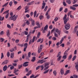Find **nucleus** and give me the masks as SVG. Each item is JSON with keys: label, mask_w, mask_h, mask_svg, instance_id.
I'll return each instance as SVG.
<instances>
[{"label": "nucleus", "mask_w": 78, "mask_h": 78, "mask_svg": "<svg viewBox=\"0 0 78 78\" xmlns=\"http://www.w3.org/2000/svg\"><path fill=\"white\" fill-rule=\"evenodd\" d=\"M49 65H50V62H49L45 63L44 66V67H45V68L44 69V70H45V71L43 72V73L44 74H46V73H47L48 72V71H49V69H48V70L47 69L49 67V66H49ZM47 66H48L47 67Z\"/></svg>", "instance_id": "obj_1"}, {"label": "nucleus", "mask_w": 78, "mask_h": 78, "mask_svg": "<svg viewBox=\"0 0 78 78\" xmlns=\"http://www.w3.org/2000/svg\"><path fill=\"white\" fill-rule=\"evenodd\" d=\"M24 55L25 56H26V59L27 61H29L30 60V58L31 57V52H29L28 53V56H27V54H24Z\"/></svg>", "instance_id": "obj_2"}, {"label": "nucleus", "mask_w": 78, "mask_h": 78, "mask_svg": "<svg viewBox=\"0 0 78 78\" xmlns=\"http://www.w3.org/2000/svg\"><path fill=\"white\" fill-rule=\"evenodd\" d=\"M63 20H64V24L66 25L67 22V15L65 14V15L63 19Z\"/></svg>", "instance_id": "obj_3"}, {"label": "nucleus", "mask_w": 78, "mask_h": 78, "mask_svg": "<svg viewBox=\"0 0 78 78\" xmlns=\"http://www.w3.org/2000/svg\"><path fill=\"white\" fill-rule=\"evenodd\" d=\"M35 38H36V36H34L33 38L30 40L29 42V44H31V43H33L34 41H35Z\"/></svg>", "instance_id": "obj_4"}, {"label": "nucleus", "mask_w": 78, "mask_h": 78, "mask_svg": "<svg viewBox=\"0 0 78 78\" xmlns=\"http://www.w3.org/2000/svg\"><path fill=\"white\" fill-rule=\"evenodd\" d=\"M42 48H43V46H42V45H41L40 47H39L38 48V53H40L41 52V51H42Z\"/></svg>", "instance_id": "obj_5"}, {"label": "nucleus", "mask_w": 78, "mask_h": 78, "mask_svg": "<svg viewBox=\"0 0 78 78\" xmlns=\"http://www.w3.org/2000/svg\"><path fill=\"white\" fill-rule=\"evenodd\" d=\"M70 24H69V23H67L65 26V28L67 30H69V29L70 28Z\"/></svg>", "instance_id": "obj_6"}, {"label": "nucleus", "mask_w": 78, "mask_h": 78, "mask_svg": "<svg viewBox=\"0 0 78 78\" xmlns=\"http://www.w3.org/2000/svg\"><path fill=\"white\" fill-rule=\"evenodd\" d=\"M17 17H18V16L16 15L14 17L11 18H9V20H10V19L11 20H13V21H16Z\"/></svg>", "instance_id": "obj_7"}, {"label": "nucleus", "mask_w": 78, "mask_h": 78, "mask_svg": "<svg viewBox=\"0 0 78 78\" xmlns=\"http://www.w3.org/2000/svg\"><path fill=\"white\" fill-rule=\"evenodd\" d=\"M45 62V61H44V59L39 60L37 61V63L39 64V63H41V64H43V63Z\"/></svg>", "instance_id": "obj_8"}, {"label": "nucleus", "mask_w": 78, "mask_h": 78, "mask_svg": "<svg viewBox=\"0 0 78 78\" xmlns=\"http://www.w3.org/2000/svg\"><path fill=\"white\" fill-rule=\"evenodd\" d=\"M10 15L11 16L9 17V18H13V17H14L15 16H16V15H14L13 16V13L12 12H11L10 13Z\"/></svg>", "instance_id": "obj_9"}, {"label": "nucleus", "mask_w": 78, "mask_h": 78, "mask_svg": "<svg viewBox=\"0 0 78 78\" xmlns=\"http://www.w3.org/2000/svg\"><path fill=\"white\" fill-rule=\"evenodd\" d=\"M55 31L56 32V33H57V34H58L59 35H60V34H61V30H59L58 29H55Z\"/></svg>", "instance_id": "obj_10"}, {"label": "nucleus", "mask_w": 78, "mask_h": 78, "mask_svg": "<svg viewBox=\"0 0 78 78\" xmlns=\"http://www.w3.org/2000/svg\"><path fill=\"white\" fill-rule=\"evenodd\" d=\"M8 62V60H6L4 61L2 64V65H5V64H7Z\"/></svg>", "instance_id": "obj_11"}, {"label": "nucleus", "mask_w": 78, "mask_h": 78, "mask_svg": "<svg viewBox=\"0 0 78 78\" xmlns=\"http://www.w3.org/2000/svg\"><path fill=\"white\" fill-rule=\"evenodd\" d=\"M47 28H48V25H46V26L44 28L43 31V33H45V30H47Z\"/></svg>", "instance_id": "obj_12"}, {"label": "nucleus", "mask_w": 78, "mask_h": 78, "mask_svg": "<svg viewBox=\"0 0 78 78\" xmlns=\"http://www.w3.org/2000/svg\"><path fill=\"white\" fill-rule=\"evenodd\" d=\"M69 50H70V48H68L67 50H66L64 52V55H68V53H68V51H69Z\"/></svg>", "instance_id": "obj_13"}, {"label": "nucleus", "mask_w": 78, "mask_h": 78, "mask_svg": "<svg viewBox=\"0 0 78 78\" xmlns=\"http://www.w3.org/2000/svg\"><path fill=\"white\" fill-rule=\"evenodd\" d=\"M78 28V26H75L74 28V33H75L77 31V29Z\"/></svg>", "instance_id": "obj_14"}, {"label": "nucleus", "mask_w": 78, "mask_h": 78, "mask_svg": "<svg viewBox=\"0 0 78 78\" xmlns=\"http://www.w3.org/2000/svg\"><path fill=\"white\" fill-rule=\"evenodd\" d=\"M60 73L61 75H64V69H61L60 70Z\"/></svg>", "instance_id": "obj_15"}, {"label": "nucleus", "mask_w": 78, "mask_h": 78, "mask_svg": "<svg viewBox=\"0 0 78 78\" xmlns=\"http://www.w3.org/2000/svg\"><path fill=\"white\" fill-rule=\"evenodd\" d=\"M7 69H8V67H7V66L5 65L3 67V70L5 72V70H7Z\"/></svg>", "instance_id": "obj_16"}, {"label": "nucleus", "mask_w": 78, "mask_h": 78, "mask_svg": "<svg viewBox=\"0 0 78 78\" xmlns=\"http://www.w3.org/2000/svg\"><path fill=\"white\" fill-rule=\"evenodd\" d=\"M7 36L8 37H9L10 35V33H9V30H8L6 32Z\"/></svg>", "instance_id": "obj_17"}, {"label": "nucleus", "mask_w": 78, "mask_h": 78, "mask_svg": "<svg viewBox=\"0 0 78 78\" xmlns=\"http://www.w3.org/2000/svg\"><path fill=\"white\" fill-rule=\"evenodd\" d=\"M70 8L71 9H72V10H73L74 11H75V10L76 9V8L72 6H70Z\"/></svg>", "instance_id": "obj_18"}, {"label": "nucleus", "mask_w": 78, "mask_h": 78, "mask_svg": "<svg viewBox=\"0 0 78 78\" xmlns=\"http://www.w3.org/2000/svg\"><path fill=\"white\" fill-rule=\"evenodd\" d=\"M35 61H36V57H33L32 58V59L31 60V61H32V62H34Z\"/></svg>", "instance_id": "obj_19"}, {"label": "nucleus", "mask_w": 78, "mask_h": 78, "mask_svg": "<svg viewBox=\"0 0 78 78\" xmlns=\"http://www.w3.org/2000/svg\"><path fill=\"white\" fill-rule=\"evenodd\" d=\"M4 41L5 39L4 38H0V42H4Z\"/></svg>", "instance_id": "obj_20"}, {"label": "nucleus", "mask_w": 78, "mask_h": 78, "mask_svg": "<svg viewBox=\"0 0 78 78\" xmlns=\"http://www.w3.org/2000/svg\"><path fill=\"white\" fill-rule=\"evenodd\" d=\"M33 2H32L27 4V6H30V5H33Z\"/></svg>", "instance_id": "obj_21"}, {"label": "nucleus", "mask_w": 78, "mask_h": 78, "mask_svg": "<svg viewBox=\"0 0 78 78\" xmlns=\"http://www.w3.org/2000/svg\"><path fill=\"white\" fill-rule=\"evenodd\" d=\"M61 58H62V56H59V57L57 58L58 61H59L61 59Z\"/></svg>", "instance_id": "obj_22"}, {"label": "nucleus", "mask_w": 78, "mask_h": 78, "mask_svg": "<svg viewBox=\"0 0 78 78\" xmlns=\"http://www.w3.org/2000/svg\"><path fill=\"white\" fill-rule=\"evenodd\" d=\"M31 23H32V25H33V26H34V25H35V21L34 20H33L31 21Z\"/></svg>", "instance_id": "obj_23"}, {"label": "nucleus", "mask_w": 78, "mask_h": 78, "mask_svg": "<svg viewBox=\"0 0 78 78\" xmlns=\"http://www.w3.org/2000/svg\"><path fill=\"white\" fill-rule=\"evenodd\" d=\"M10 58L12 59L14 58V53H11Z\"/></svg>", "instance_id": "obj_24"}, {"label": "nucleus", "mask_w": 78, "mask_h": 78, "mask_svg": "<svg viewBox=\"0 0 78 78\" xmlns=\"http://www.w3.org/2000/svg\"><path fill=\"white\" fill-rule=\"evenodd\" d=\"M17 45L20 46V47H23L24 45L23 44H18Z\"/></svg>", "instance_id": "obj_25"}, {"label": "nucleus", "mask_w": 78, "mask_h": 78, "mask_svg": "<svg viewBox=\"0 0 78 78\" xmlns=\"http://www.w3.org/2000/svg\"><path fill=\"white\" fill-rule=\"evenodd\" d=\"M72 55H70L69 56V58H68V60L69 61L72 59Z\"/></svg>", "instance_id": "obj_26"}, {"label": "nucleus", "mask_w": 78, "mask_h": 78, "mask_svg": "<svg viewBox=\"0 0 78 78\" xmlns=\"http://www.w3.org/2000/svg\"><path fill=\"white\" fill-rule=\"evenodd\" d=\"M27 47H28V43H26L24 44V47L25 48H27Z\"/></svg>", "instance_id": "obj_27"}, {"label": "nucleus", "mask_w": 78, "mask_h": 78, "mask_svg": "<svg viewBox=\"0 0 78 78\" xmlns=\"http://www.w3.org/2000/svg\"><path fill=\"white\" fill-rule=\"evenodd\" d=\"M76 55L74 56L72 58V61H75V59H76Z\"/></svg>", "instance_id": "obj_28"}, {"label": "nucleus", "mask_w": 78, "mask_h": 78, "mask_svg": "<svg viewBox=\"0 0 78 78\" xmlns=\"http://www.w3.org/2000/svg\"><path fill=\"white\" fill-rule=\"evenodd\" d=\"M53 73L54 75L55 76H56L57 74V73H56V70H55L53 71Z\"/></svg>", "instance_id": "obj_29"}, {"label": "nucleus", "mask_w": 78, "mask_h": 78, "mask_svg": "<svg viewBox=\"0 0 78 78\" xmlns=\"http://www.w3.org/2000/svg\"><path fill=\"white\" fill-rule=\"evenodd\" d=\"M61 51L59 52L57 55V58H58V57H59L61 55Z\"/></svg>", "instance_id": "obj_30"}, {"label": "nucleus", "mask_w": 78, "mask_h": 78, "mask_svg": "<svg viewBox=\"0 0 78 78\" xmlns=\"http://www.w3.org/2000/svg\"><path fill=\"white\" fill-rule=\"evenodd\" d=\"M67 58V55H63L62 57V58L63 59H66Z\"/></svg>", "instance_id": "obj_31"}, {"label": "nucleus", "mask_w": 78, "mask_h": 78, "mask_svg": "<svg viewBox=\"0 0 78 78\" xmlns=\"http://www.w3.org/2000/svg\"><path fill=\"white\" fill-rule=\"evenodd\" d=\"M41 27V26H36L34 28V30H36L38 28H40Z\"/></svg>", "instance_id": "obj_32"}, {"label": "nucleus", "mask_w": 78, "mask_h": 78, "mask_svg": "<svg viewBox=\"0 0 78 78\" xmlns=\"http://www.w3.org/2000/svg\"><path fill=\"white\" fill-rule=\"evenodd\" d=\"M8 2H7L4 5H3L2 6V7H5V6H6L8 4Z\"/></svg>", "instance_id": "obj_33"}, {"label": "nucleus", "mask_w": 78, "mask_h": 78, "mask_svg": "<svg viewBox=\"0 0 78 78\" xmlns=\"http://www.w3.org/2000/svg\"><path fill=\"white\" fill-rule=\"evenodd\" d=\"M7 56L9 58V56H10V53L9 51L7 52Z\"/></svg>", "instance_id": "obj_34"}, {"label": "nucleus", "mask_w": 78, "mask_h": 78, "mask_svg": "<svg viewBox=\"0 0 78 78\" xmlns=\"http://www.w3.org/2000/svg\"><path fill=\"white\" fill-rule=\"evenodd\" d=\"M9 12V10H6L5 12H4L3 13V14H8V13Z\"/></svg>", "instance_id": "obj_35"}, {"label": "nucleus", "mask_w": 78, "mask_h": 78, "mask_svg": "<svg viewBox=\"0 0 78 78\" xmlns=\"http://www.w3.org/2000/svg\"><path fill=\"white\" fill-rule=\"evenodd\" d=\"M36 14H37V12L36 11H35L34 12V17H35L36 16Z\"/></svg>", "instance_id": "obj_36"}, {"label": "nucleus", "mask_w": 78, "mask_h": 78, "mask_svg": "<svg viewBox=\"0 0 78 78\" xmlns=\"http://www.w3.org/2000/svg\"><path fill=\"white\" fill-rule=\"evenodd\" d=\"M66 2V3H68V4H69V5H70V4L71 3V1L68 0H67Z\"/></svg>", "instance_id": "obj_37"}, {"label": "nucleus", "mask_w": 78, "mask_h": 78, "mask_svg": "<svg viewBox=\"0 0 78 78\" xmlns=\"http://www.w3.org/2000/svg\"><path fill=\"white\" fill-rule=\"evenodd\" d=\"M40 67H41V70H43V69H44V65H42L41 66H40Z\"/></svg>", "instance_id": "obj_38"}, {"label": "nucleus", "mask_w": 78, "mask_h": 78, "mask_svg": "<svg viewBox=\"0 0 78 78\" xmlns=\"http://www.w3.org/2000/svg\"><path fill=\"white\" fill-rule=\"evenodd\" d=\"M75 68L77 70V71L78 72V65L76 64L75 66Z\"/></svg>", "instance_id": "obj_39"}, {"label": "nucleus", "mask_w": 78, "mask_h": 78, "mask_svg": "<svg viewBox=\"0 0 78 78\" xmlns=\"http://www.w3.org/2000/svg\"><path fill=\"white\" fill-rule=\"evenodd\" d=\"M73 76L74 78H78V76L77 75H73Z\"/></svg>", "instance_id": "obj_40"}, {"label": "nucleus", "mask_w": 78, "mask_h": 78, "mask_svg": "<svg viewBox=\"0 0 78 78\" xmlns=\"http://www.w3.org/2000/svg\"><path fill=\"white\" fill-rule=\"evenodd\" d=\"M7 27L8 28H9V29H11V26L9 24H7Z\"/></svg>", "instance_id": "obj_41"}, {"label": "nucleus", "mask_w": 78, "mask_h": 78, "mask_svg": "<svg viewBox=\"0 0 78 78\" xmlns=\"http://www.w3.org/2000/svg\"><path fill=\"white\" fill-rule=\"evenodd\" d=\"M28 8H29V6H26L25 7L24 9L26 10H27V9H28Z\"/></svg>", "instance_id": "obj_42"}, {"label": "nucleus", "mask_w": 78, "mask_h": 78, "mask_svg": "<svg viewBox=\"0 0 78 78\" xmlns=\"http://www.w3.org/2000/svg\"><path fill=\"white\" fill-rule=\"evenodd\" d=\"M23 67H27L28 66V64H23Z\"/></svg>", "instance_id": "obj_43"}, {"label": "nucleus", "mask_w": 78, "mask_h": 78, "mask_svg": "<svg viewBox=\"0 0 78 78\" xmlns=\"http://www.w3.org/2000/svg\"><path fill=\"white\" fill-rule=\"evenodd\" d=\"M24 33L25 35H28V32L27 31H24Z\"/></svg>", "instance_id": "obj_44"}, {"label": "nucleus", "mask_w": 78, "mask_h": 78, "mask_svg": "<svg viewBox=\"0 0 78 78\" xmlns=\"http://www.w3.org/2000/svg\"><path fill=\"white\" fill-rule=\"evenodd\" d=\"M54 36L55 37H58V34L56 33H54Z\"/></svg>", "instance_id": "obj_45"}, {"label": "nucleus", "mask_w": 78, "mask_h": 78, "mask_svg": "<svg viewBox=\"0 0 78 78\" xmlns=\"http://www.w3.org/2000/svg\"><path fill=\"white\" fill-rule=\"evenodd\" d=\"M47 8H48V6H46L45 7V8L44 9V11H47Z\"/></svg>", "instance_id": "obj_46"}, {"label": "nucleus", "mask_w": 78, "mask_h": 78, "mask_svg": "<svg viewBox=\"0 0 78 78\" xmlns=\"http://www.w3.org/2000/svg\"><path fill=\"white\" fill-rule=\"evenodd\" d=\"M18 67L19 69H20V68H22V65H18Z\"/></svg>", "instance_id": "obj_47"}, {"label": "nucleus", "mask_w": 78, "mask_h": 78, "mask_svg": "<svg viewBox=\"0 0 78 78\" xmlns=\"http://www.w3.org/2000/svg\"><path fill=\"white\" fill-rule=\"evenodd\" d=\"M40 35H41V33H40V32H39L37 35V37L38 38H39V36H40Z\"/></svg>", "instance_id": "obj_48"}, {"label": "nucleus", "mask_w": 78, "mask_h": 78, "mask_svg": "<svg viewBox=\"0 0 78 78\" xmlns=\"http://www.w3.org/2000/svg\"><path fill=\"white\" fill-rule=\"evenodd\" d=\"M8 16H9V13H8L6 15L5 17L6 19H8Z\"/></svg>", "instance_id": "obj_49"}, {"label": "nucleus", "mask_w": 78, "mask_h": 78, "mask_svg": "<svg viewBox=\"0 0 78 78\" xmlns=\"http://www.w3.org/2000/svg\"><path fill=\"white\" fill-rule=\"evenodd\" d=\"M63 41H64V38H62L60 41V44H61L62 43V42Z\"/></svg>", "instance_id": "obj_50"}, {"label": "nucleus", "mask_w": 78, "mask_h": 78, "mask_svg": "<svg viewBox=\"0 0 78 78\" xmlns=\"http://www.w3.org/2000/svg\"><path fill=\"white\" fill-rule=\"evenodd\" d=\"M58 20V18L57 17H56L54 19V21L56 22V21H57Z\"/></svg>", "instance_id": "obj_51"}, {"label": "nucleus", "mask_w": 78, "mask_h": 78, "mask_svg": "<svg viewBox=\"0 0 78 78\" xmlns=\"http://www.w3.org/2000/svg\"><path fill=\"white\" fill-rule=\"evenodd\" d=\"M63 4L64 6H66V3L64 1L63 2Z\"/></svg>", "instance_id": "obj_52"}, {"label": "nucleus", "mask_w": 78, "mask_h": 78, "mask_svg": "<svg viewBox=\"0 0 78 78\" xmlns=\"http://www.w3.org/2000/svg\"><path fill=\"white\" fill-rule=\"evenodd\" d=\"M20 9H21V6L20 5V6L17 9V10H18V9L19 10H20Z\"/></svg>", "instance_id": "obj_53"}, {"label": "nucleus", "mask_w": 78, "mask_h": 78, "mask_svg": "<svg viewBox=\"0 0 78 78\" xmlns=\"http://www.w3.org/2000/svg\"><path fill=\"white\" fill-rule=\"evenodd\" d=\"M12 5V2L11 1L9 3V5H10V6H11Z\"/></svg>", "instance_id": "obj_54"}, {"label": "nucleus", "mask_w": 78, "mask_h": 78, "mask_svg": "<svg viewBox=\"0 0 78 78\" xmlns=\"http://www.w3.org/2000/svg\"><path fill=\"white\" fill-rule=\"evenodd\" d=\"M67 11H68V9H67V8L65 9V10L64 11V12H67Z\"/></svg>", "instance_id": "obj_55"}, {"label": "nucleus", "mask_w": 78, "mask_h": 78, "mask_svg": "<svg viewBox=\"0 0 78 78\" xmlns=\"http://www.w3.org/2000/svg\"><path fill=\"white\" fill-rule=\"evenodd\" d=\"M14 48H12L9 51L10 52H12L13 51H14Z\"/></svg>", "instance_id": "obj_56"}, {"label": "nucleus", "mask_w": 78, "mask_h": 78, "mask_svg": "<svg viewBox=\"0 0 78 78\" xmlns=\"http://www.w3.org/2000/svg\"><path fill=\"white\" fill-rule=\"evenodd\" d=\"M4 9H5L4 8H3L0 11L1 13H2V12L3 11Z\"/></svg>", "instance_id": "obj_57"}, {"label": "nucleus", "mask_w": 78, "mask_h": 78, "mask_svg": "<svg viewBox=\"0 0 78 78\" xmlns=\"http://www.w3.org/2000/svg\"><path fill=\"white\" fill-rule=\"evenodd\" d=\"M4 57V55H3V53H1V59H2Z\"/></svg>", "instance_id": "obj_58"}, {"label": "nucleus", "mask_w": 78, "mask_h": 78, "mask_svg": "<svg viewBox=\"0 0 78 78\" xmlns=\"http://www.w3.org/2000/svg\"><path fill=\"white\" fill-rule=\"evenodd\" d=\"M73 7H78V4H75L73 5Z\"/></svg>", "instance_id": "obj_59"}, {"label": "nucleus", "mask_w": 78, "mask_h": 78, "mask_svg": "<svg viewBox=\"0 0 78 78\" xmlns=\"http://www.w3.org/2000/svg\"><path fill=\"white\" fill-rule=\"evenodd\" d=\"M43 18V16L42 15L40 16H39V18L40 20H41Z\"/></svg>", "instance_id": "obj_60"}, {"label": "nucleus", "mask_w": 78, "mask_h": 78, "mask_svg": "<svg viewBox=\"0 0 78 78\" xmlns=\"http://www.w3.org/2000/svg\"><path fill=\"white\" fill-rule=\"evenodd\" d=\"M66 73H67V74L69 73H70V70H67L66 71Z\"/></svg>", "instance_id": "obj_61"}, {"label": "nucleus", "mask_w": 78, "mask_h": 78, "mask_svg": "<svg viewBox=\"0 0 78 78\" xmlns=\"http://www.w3.org/2000/svg\"><path fill=\"white\" fill-rule=\"evenodd\" d=\"M52 39L53 41H56V38L55 37H53Z\"/></svg>", "instance_id": "obj_62"}, {"label": "nucleus", "mask_w": 78, "mask_h": 78, "mask_svg": "<svg viewBox=\"0 0 78 78\" xmlns=\"http://www.w3.org/2000/svg\"><path fill=\"white\" fill-rule=\"evenodd\" d=\"M13 2L14 3L15 5H17V2L15 1V0H14L13 1Z\"/></svg>", "instance_id": "obj_63"}, {"label": "nucleus", "mask_w": 78, "mask_h": 78, "mask_svg": "<svg viewBox=\"0 0 78 78\" xmlns=\"http://www.w3.org/2000/svg\"><path fill=\"white\" fill-rule=\"evenodd\" d=\"M64 45H65L64 44H62L60 45V46H62V47L63 48L64 47Z\"/></svg>", "instance_id": "obj_64"}]
</instances>
